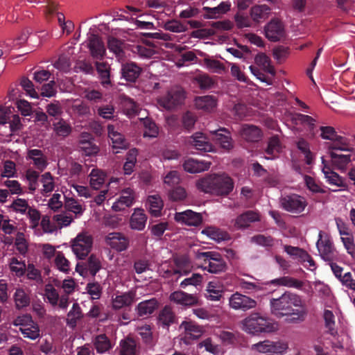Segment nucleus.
<instances>
[{
	"label": "nucleus",
	"mask_w": 355,
	"mask_h": 355,
	"mask_svg": "<svg viewBox=\"0 0 355 355\" xmlns=\"http://www.w3.org/2000/svg\"><path fill=\"white\" fill-rule=\"evenodd\" d=\"M270 311L278 318L288 317V322L297 324L306 318L308 310L302 297L296 293L286 291L278 298L270 301Z\"/></svg>",
	"instance_id": "nucleus-1"
},
{
	"label": "nucleus",
	"mask_w": 355,
	"mask_h": 355,
	"mask_svg": "<svg viewBox=\"0 0 355 355\" xmlns=\"http://www.w3.org/2000/svg\"><path fill=\"white\" fill-rule=\"evenodd\" d=\"M196 186L205 193L227 196L234 189V182L230 176L225 174L213 175L199 180Z\"/></svg>",
	"instance_id": "nucleus-2"
},
{
	"label": "nucleus",
	"mask_w": 355,
	"mask_h": 355,
	"mask_svg": "<svg viewBox=\"0 0 355 355\" xmlns=\"http://www.w3.org/2000/svg\"><path fill=\"white\" fill-rule=\"evenodd\" d=\"M242 324L243 330L252 334L270 333L275 331L277 329L272 320L257 312L252 313L245 318Z\"/></svg>",
	"instance_id": "nucleus-3"
},
{
	"label": "nucleus",
	"mask_w": 355,
	"mask_h": 355,
	"mask_svg": "<svg viewBox=\"0 0 355 355\" xmlns=\"http://www.w3.org/2000/svg\"><path fill=\"white\" fill-rule=\"evenodd\" d=\"M197 261L201 262L200 268L210 273H220L225 271L227 265L222 256L215 252H197Z\"/></svg>",
	"instance_id": "nucleus-4"
},
{
	"label": "nucleus",
	"mask_w": 355,
	"mask_h": 355,
	"mask_svg": "<svg viewBox=\"0 0 355 355\" xmlns=\"http://www.w3.org/2000/svg\"><path fill=\"white\" fill-rule=\"evenodd\" d=\"M320 137L323 139L331 141L328 145V150H339L340 151L349 152L352 148L350 147L349 139L338 135L334 128L331 126H320Z\"/></svg>",
	"instance_id": "nucleus-5"
},
{
	"label": "nucleus",
	"mask_w": 355,
	"mask_h": 355,
	"mask_svg": "<svg viewBox=\"0 0 355 355\" xmlns=\"http://www.w3.org/2000/svg\"><path fill=\"white\" fill-rule=\"evenodd\" d=\"M279 202L283 209L297 214L302 213L307 206L306 199L295 193L282 196Z\"/></svg>",
	"instance_id": "nucleus-6"
},
{
	"label": "nucleus",
	"mask_w": 355,
	"mask_h": 355,
	"mask_svg": "<svg viewBox=\"0 0 355 355\" xmlns=\"http://www.w3.org/2000/svg\"><path fill=\"white\" fill-rule=\"evenodd\" d=\"M185 94L182 88L175 87L171 88L158 102L159 105L166 110H172L183 103Z\"/></svg>",
	"instance_id": "nucleus-7"
},
{
	"label": "nucleus",
	"mask_w": 355,
	"mask_h": 355,
	"mask_svg": "<svg viewBox=\"0 0 355 355\" xmlns=\"http://www.w3.org/2000/svg\"><path fill=\"white\" fill-rule=\"evenodd\" d=\"M93 243L92 237L86 234H79L75 239L71 248L79 259H84L89 253Z\"/></svg>",
	"instance_id": "nucleus-8"
},
{
	"label": "nucleus",
	"mask_w": 355,
	"mask_h": 355,
	"mask_svg": "<svg viewBox=\"0 0 355 355\" xmlns=\"http://www.w3.org/2000/svg\"><path fill=\"white\" fill-rule=\"evenodd\" d=\"M266 37L271 42H278L285 37V28L278 19H271L264 28Z\"/></svg>",
	"instance_id": "nucleus-9"
},
{
	"label": "nucleus",
	"mask_w": 355,
	"mask_h": 355,
	"mask_svg": "<svg viewBox=\"0 0 355 355\" xmlns=\"http://www.w3.org/2000/svg\"><path fill=\"white\" fill-rule=\"evenodd\" d=\"M319 236L316 245L320 257L326 261H333L337 257V252L333 243L327 237L323 239L321 232Z\"/></svg>",
	"instance_id": "nucleus-10"
},
{
	"label": "nucleus",
	"mask_w": 355,
	"mask_h": 355,
	"mask_svg": "<svg viewBox=\"0 0 355 355\" xmlns=\"http://www.w3.org/2000/svg\"><path fill=\"white\" fill-rule=\"evenodd\" d=\"M187 144L196 150L201 152H211L214 148L209 139L201 132H197L189 137Z\"/></svg>",
	"instance_id": "nucleus-11"
},
{
	"label": "nucleus",
	"mask_w": 355,
	"mask_h": 355,
	"mask_svg": "<svg viewBox=\"0 0 355 355\" xmlns=\"http://www.w3.org/2000/svg\"><path fill=\"white\" fill-rule=\"evenodd\" d=\"M229 302L231 308L243 311L255 308L257 306V302L254 299L238 292L232 295Z\"/></svg>",
	"instance_id": "nucleus-12"
},
{
	"label": "nucleus",
	"mask_w": 355,
	"mask_h": 355,
	"mask_svg": "<svg viewBox=\"0 0 355 355\" xmlns=\"http://www.w3.org/2000/svg\"><path fill=\"white\" fill-rule=\"evenodd\" d=\"M210 132L213 135V141L223 150L229 151L234 148L232 135L227 128H220Z\"/></svg>",
	"instance_id": "nucleus-13"
},
{
	"label": "nucleus",
	"mask_w": 355,
	"mask_h": 355,
	"mask_svg": "<svg viewBox=\"0 0 355 355\" xmlns=\"http://www.w3.org/2000/svg\"><path fill=\"white\" fill-rule=\"evenodd\" d=\"M87 47L93 58L102 60L105 55V47L101 38L96 34H91L87 39Z\"/></svg>",
	"instance_id": "nucleus-14"
},
{
	"label": "nucleus",
	"mask_w": 355,
	"mask_h": 355,
	"mask_svg": "<svg viewBox=\"0 0 355 355\" xmlns=\"http://www.w3.org/2000/svg\"><path fill=\"white\" fill-rule=\"evenodd\" d=\"M106 243L112 249L122 252L129 246V239L121 232H111L105 237Z\"/></svg>",
	"instance_id": "nucleus-15"
},
{
	"label": "nucleus",
	"mask_w": 355,
	"mask_h": 355,
	"mask_svg": "<svg viewBox=\"0 0 355 355\" xmlns=\"http://www.w3.org/2000/svg\"><path fill=\"white\" fill-rule=\"evenodd\" d=\"M175 220L178 223L189 226H198L202 222V217L201 214L187 209L184 211L177 212L175 214Z\"/></svg>",
	"instance_id": "nucleus-16"
},
{
	"label": "nucleus",
	"mask_w": 355,
	"mask_h": 355,
	"mask_svg": "<svg viewBox=\"0 0 355 355\" xmlns=\"http://www.w3.org/2000/svg\"><path fill=\"white\" fill-rule=\"evenodd\" d=\"M135 202V193L131 188H125L121 192L120 197L113 204L112 208L115 211L124 210L130 207Z\"/></svg>",
	"instance_id": "nucleus-17"
},
{
	"label": "nucleus",
	"mask_w": 355,
	"mask_h": 355,
	"mask_svg": "<svg viewBox=\"0 0 355 355\" xmlns=\"http://www.w3.org/2000/svg\"><path fill=\"white\" fill-rule=\"evenodd\" d=\"M141 72L142 69L135 62H129L121 65V78L128 82L135 83Z\"/></svg>",
	"instance_id": "nucleus-18"
},
{
	"label": "nucleus",
	"mask_w": 355,
	"mask_h": 355,
	"mask_svg": "<svg viewBox=\"0 0 355 355\" xmlns=\"http://www.w3.org/2000/svg\"><path fill=\"white\" fill-rule=\"evenodd\" d=\"M173 262L176 269L167 270L165 271L166 277H171L174 275H187L190 267V261L187 255H179L173 257Z\"/></svg>",
	"instance_id": "nucleus-19"
},
{
	"label": "nucleus",
	"mask_w": 355,
	"mask_h": 355,
	"mask_svg": "<svg viewBox=\"0 0 355 355\" xmlns=\"http://www.w3.org/2000/svg\"><path fill=\"white\" fill-rule=\"evenodd\" d=\"M260 220V215L257 211L249 210L236 217L234 226L238 230H243L249 227L252 223L259 221Z\"/></svg>",
	"instance_id": "nucleus-20"
},
{
	"label": "nucleus",
	"mask_w": 355,
	"mask_h": 355,
	"mask_svg": "<svg viewBox=\"0 0 355 355\" xmlns=\"http://www.w3.org/2000/svg\"><path fill=\"white\" fill-rule=\"evenodd\" d=\"M135 297L136 293L133 291L116 295L112 300L113 309L119 310L122 308L131 306L135 301Z\"/></svg>",
	"instance_id": "nucleus-21"
},
{
	"label": "nucleus",
	"mask_w": 355,
	"mask_h": 355,
	"mask_svg": "<svg viewBox=\"0 0 355 355\" xmlns=\"http://www.w3.org/2000/svg\"><path fill=\"white\" fill-rule=\"evenodd\" d=\"M108 137L112 141L113 149H127L129 146L128 141L125 139L124 136L115 130L113 125H107Z\"/></svg>",
	"instance_id": "nucleus-22"
},
{
	"label": "nucleus",
	"mask_w": 355,
	"mask_h": 355,
	"mask_svg": "<svg viewBox=\"0 0 355 355\" xmlns=\"http://www.w3.org/2000/svg\"><path fill=\"white\" fill-rule=\"evenodd\" d=\"M170 300L183 306H193L198 302V297L196 295L188 294L182 291L173 292L170 295Z\"/></svg>",
	"instance_id": "nucleus-23"
},
{
	"label": "nucleus",
	"mask_w": 355,
	"mask_h": 355,
	"mask_svg": "<svg viewBox=\"0 0 355 355\" xmlns=\"http://www.w3.org/2000/svg\"><path fill=\"white\" fill-rule=\"evenodd\" d=\"M26 158L31 159L37 169L43 171L47 166V158L42 150L40 149H30L27 152Z\"/></svg>",
	"instance_id": "nucleus-24"
},
{
	"label": "nucleus",
	"mask_w": 355,
	"mask_h": 355,
	"mask_svg": "<svg viewBox=\"0 0 355 355\" xmlns=\"http://www.w3.org/2000/svg\"><path fill=\"white\" fill-rule=\"evenodd\" d=\"M240 133L241 137L248 142H257L262 137L261 130L253 125H243Z\"/></svg>",
	"instance_id": "nucleus-25"
},
{
	"label": "nucleus",
	"mask_w": 355,
	"mask_h": 355,
	"mask_svg": "<svg viewBox=\"0 0 355 355\" xmlns=\"http://www.w3.org/2000/svg\"><path fill=\"white\" fill-rule=\"evenodd\" d=\"M91 135L88 133H82L78 143L80 150L87 156L94 155L98 153V148L91 141Z\"/></svg>",
	"instance_id": "nucleus-26"
},
{
	"label": "nucleus",
	"mask_w": 355,
	"mask_h": 355,
	"mask_svg": "<svg viewBox=\"0 0 355 355\" xmlns=\"http://www.w3.org/2000/svg\"><path fill=\"white\" fill-rule=\"evenodd\" d=\"M147 216L143 209H135L130 218V227L132 230L141 231L146 224Z\"/></svg>",
	"instance_id": "nucleus-27"
},
{
	"label": "nucleus",
	"mask_w": 355,
	"mask_h": 355,
	"mask_svg": "<svg viewBox=\"0 0 355 355\" xmlns=\"http://www.w3.org/2000/svg\"><path fill=\"white\" fill-rule=\"evenodd\" d=\"M210 165V162L189 159L184 162L183 168L188 173H197L208 170Z\"/></svg>",
	"instance_id": "nucleus-28"
},
{
	"label": "nucleus",
	"mask_w": 355,
	"mask_h": 355,
	"mask_svg": "<svg viewBox=\"0 0 355 355\" xmlns=\"http://www.w3.org/2000/svg\"><path fill=\"white\" fill-rule=\"evenodd\" d=\"M92 342L98 354L106 353L113 347L110 339L105 334L96 336Z\"/></svg>",
	"instance_id": "nucleus-29"
},
{
	"label": "nucleus",
	"mask_w": 355,
	"mask_h": 355,
	"mask_svg": "<svg viewBox=\"0 0 355 355\" xmlns=\"http://www.w3.org/2000/svg\"><path fill=\"white\" fill-rule=\"evenodd\" d=\"M336 150H329V153L334 167L338 170L344 171L351 162L350 155H343L335 152Z\"/></svg>",
	"instance_id": "nucleus-30"
},
{
	"label": "nucleus",
	"mask_w": 355,
	"mask_h": 355,
	"mask_svg": "<svg viewBox=\"0 0 355 355\" xmlns=\"http://www.w3.org/2000/svg\"><path fill=\"white\" fill-rule=\"evenodd\" d=\"M180 327L184 328L185 338L187 339H197L201 336L203 333L202 327L192 321L182 322Z\"/></svg>",
	"instance_id": "nucleus-31"
},
{
	"label": "nucleus",
	"mask_w": 355,
	"mask_h": 355,
	"mask_svg": "<svg viewBox=\"0 0 355 355\" xmlns=\"http://www.w3.org/2000/svg\"><path fill=\"white\" fill-rule=\"evenodd\" d=\"M270 284L275 286H285L288 288L300 289L303 286L304 283L303 282L292 277L283 276L271 280Z\"/></svg>",
	"instance_id": "nucleus-32"
},
{
	"label": "nucleus",
	"mask_w": 355,
	"mask_h": 355,
	"mask_svg": "<svg viewBox=\"0 0 355 355\" xmlns=\"http://www.w3.org/2000/svg\"><path fill=\"white\" fill-rule=\"evenodd\" d=\"M157 307L158 302L155 298L141 302L137 306L138 315L140 317L149 315L152 314Z\"/></svg>",
	"instance_id": "nucleus-33"
},
{
	"label": "nucleus",
	"mask_w": 355,
	"mask_h": 355,
	"mask_svg": "<svg viewBox=\"0 0 355 355\" xmlns=\"http://www.w3.org/2000/svg\"><path fill=\"white\" fill-rule=\"evenodd\" d=\"M96 71L101 79V83L104 87L111 86L110 67L107 62H96Z\"/></svg>",
	"instance_id": "nucleus-34"
},
{
	"label": "nucleus",
	"mask_w": 355,
	"mask_h": 355,
	"mask_svg": "<svg viewBox=\"0 0 355 355\" xmlns=\"http://www.w3.org/2000/svg\"><path fill=\"white\" fill-rule=\"evenodd\" d=\"M13 298L17 309H22L30 305L31 297L29 293L24 288H17Z\"/></svg>",
	"instance_id": "nucleus-35"
},
{
	"label": "nucleus",
	"mask_w": 355,
	"mask_h": 355,
	"mask_svg": "<svg viewBox=\"0 0 355 355\" xmlns=\"http://www.w3.org/2000/svg\"><path fill=\"white\" fill-rule=\"evenodd\" d=\"M119 355H137V343L132 338L126 337L120 341Z\"/></svg>",
	"instance_id": "nucleus-36"
},
{
	"label": "nucleus",
	"mask_w": 355,
	"mask_h": 355,
	"mask_svg": "<svg viewBox=\"0 0 355 355\" xmlns=\"http://www.w3.org/2000/svg\"><path fill=\"white\" fill-rule=\"evenodd\" d=\"M195 104L198 109L210 112L216 105V99L213 96H198L195 99Z\"/></svg>",
	"instance_id": "nucleus-37"
},
{
	"label": "nucleus",
	"mask_w": 355,
	"mask_h": 355,
	"mask_svg": "<svg viewBox=\"0 0 355 355\" xmlns=\"http://www.w3.org/2000/svg\"><path fill=\"white\" fill-rule=\"evenodd\" d=\"M202 232L217 242L230 239V236L227 232L215 227H208Z\"/></svg>",
	"instance_id": "nucleus-38"
},
{
	"label": "nucleus",
	"mask_w": 355,
	"mask_h": 355,
	"mask_svg": "<svg viewBox=\"0 0 355 355\" xmlns=\"http://www.w3.org/2000/svg\"><path fill=\"white\" fill-rule=\"evenodd\" d=\"M83 314L80 306L78 303H74L72 306L71 309L67 313V324L70 327H75L77 325V322L79 320L82 319Z\"/></svg>",
	"instance_id": "nucleus-39"
},
{
	"label": "nucleus",
	"mask_w": 355,
	"mask_h": 355,
	"mask_svg": "<svg viewBox=\"0 0 355 355\" xmlns=\"http://www.w3.org/2000/svg\"><path fill=\"white\" fill-rule=\"evenodd\" d=\"M147 201L149 204L150 213L155 217L160 216L164 207V202L161 197L158 195L149 196Z\"/></svg>",
	"instance_id": "nucleus-40"
},
{
	"label": "nucleus",
	"mask_w": 355,
	"mask_h": 355,
	"mask_svg": "<svg viewBox=\"0 0 355 355\" xmlns=\"http://www.w3.org/2000/svg\"><path fill=\"white\" fill-rule=\"evenodd\" d=\"M158 320L164 327H168L175 322V315L170 306H165L159 312Z\"/></svg>",
	"instance_id": "nucleus-41"
},
{
	"label": "nucleus",
	"mask_w": 355,
	"mask_h": 355,
	"mask_svg": "<svg viewBox=\"0 0 355 355\" xmlns=\"http://www.w3.org/2000/svg\"><path fill=\"white\" fill-rule=\"evenodd\" d=\"M322 172L329 184L340 187L345 186L343 179L338 173L331 171L325 165L322 168Z\"/></svg>",
	"instance_id": "nucleus-42"
},
{
	"label": "nucleus",
	"mask_w": 355,
	"mask_h": 355,
	"mask_svg": "<svg viewBox=\"0 0 355 355\" xmlns=\"http://www.w3.org/2000/svg\"><path fill=\"white\" fill-rule=\"evenodd\" d=\"M40 182L42 184V193L47 196L55 189L54 178L50 172H46L41 175Z\"/></svg>",
	"instance_id": "nucleus-43"
},
{
	"label": "nucleus",
	"mask_w": 355,
	"mask_h": 355,
	"mask_svg": "<svg viewBox=\"0 0 355 355\" xmlns=\"http://www.w3.org/2000/svg\"><path fill=\"white\" fill-rule=\"evenodd\" d=\"M270 10V8L266 5L254 6L250 10V15L254 21H259L268 17Z\"/></svg>",
	"instance_id": "nucleus-44"
},
{
	"label": "nucleus",
	"mask_w": 355,
	"mask_h": 355,
	"mask_svg": "<svg viewBox=\"0 0 355 355\" xmlns=\"http://www.w3.org/2000/svg\"><path fill=\"white\" fill-rule=\"evenodd\" d=\"M90 186L95 190H98L104 184L105 175L98 169H92L89 175Z\"/></svg>",
	"instance_id": "nucleus-45"
},
{
	"label": "nucleus",
	"mask_w": 355,
	"mask_h": 355,
	"mask_svg": "<svg viewBox=\"0 0 355 355\" xmlns=\"http://www.w3.org/2000/svg\"><path fill=\"white\" fill-rule=\"evenodd\" d=\"M19 331L23 335V337L32 340H35L40 337V329L38 324L35 322L30 326L23 329H19Z\"/></svg>",
	"instance_id": "nucleus-46"
},
{
	"label": "nucleus",
	"mask_w": 355,
	"mask_h": 355,
	"mask_svg": "<svg viewBox=\"0 0 355 355\" xmlns=\"http://www.w3.org/2000/svg\"><path fill=\"white\" fill-rule=\"evenodd\" d=\"M250 242L265 248H271L275 244V239L271 236L256 234L250 238Z\"/></svg>",
	"instance_id": "nucleus-47"
},
{
	"label": "nucleus",
	"mask_w": 355,
	"mask_h": 355,
	"mask_svg": "<svg viewBox=\"0 0 355 355\" xmlns=\"http://www.w3.org/2000/svg\"><path fill=\"white\" fill-rule=\"evenodd\" d=\"M85 263L87 267V271H89V274L92 276H95L101 268V263L99 258L94 254L89 257Z\"/></svg>",
	"instance_id": "nucleus-48"
},
{
	"label": "nucleus",
	"mask_w": 355,
	"mask_h": 355,
	"mask_svg": "<svg viewBox=\"0 0 355 355\" xmlns=\"http://www.w3.org/2000/svg\"><path fill=\"white\" fill-rule=\"evenodd\" d=\"M223 290L220 288H217L213 282H209L205 293L207 299L211 301L220 300L223 296Z\"/></svg>",
	"instance_id": "nucleus-49"
},
{
	"label": "nucleus",
	"mask_w": 355,
	"mask_h": 355,
	"mask_svg": "<svg viewBox=\"0 0 355 355\" xmlns=\"http://www.w3.org/2000/svg\"><path fill=\"white\" fill-rule=\"evenodd\" d=\"M46 5L44 6L43 12L46 19L48 21L51 20V18L54 14L57 15L58 12L59 4L52 0H46L45 1Z\"/></svg>",
	"instance_id": "nucleus-50"
},
{
	"label": "nucleus",
	"mask_w": 355,
	"mask_h": 355,
	"mask_svg": "<svg viewBox=\"0 0 355 355\" xmlns=\"http://www.w3.org/2000/svg\"><path fill=\"white\" fill-rule=\"evenodd\" d=\"M324 323H325V327L328 329V332L331 335L335 336L337 335L338 331L334 328L335 326V320H334V315L333 312L330 310H325L324 311L323 315Z\"/></svg>",
	"instance_id": "nucleus-51"
},
{
	"label": "nucleus",
	"mask_w": 355,
	"mask_h": 355,
	"mask_svg": "<svg viewBox=\"0 0 355 355\" xmlns=\"http://www.w3.org/2000/svg\"><path fill=\"white\" fill-rule=\"evenodd\" d=\"M54 131L59 137H66L71 132V127L65 121L61 119L58 122L55 123Z\"/></svg>",
	"instance_id": "nucleus-52"
},
{
	"label": "nucleus",
	"mask_w": 355,
	"mask_h": 355,
	"mask_svg": "<svg viewBox=\"0 0 355 355\" xmlns=\"http://www.w3.org/2000/svg\"><path fill=\"white\" fill-rule=\"evenodd\" d=\"M284 250L293 259H299L300 261H302V258L308 257L307 252L298 247L285 245Z\"/></svg>",
	"instance_id": "nucleus-53"
},
{
	"label": "nucleus",
	"mask_w": 355,
	"mask_h": 355,
	"mask_svg": "<svg viewBox=\"0 0 355 355\" xmlns=\"http://www.w3.org/2000/svg\"><path fill=\"white\" fill-rule=\"evenodd\" d=\"M281 144L277 136L271 137L268 142L266 153L268 155H275L280 152Z\"/></svg>",
	"instance_id": "nucleus-54"
},
{
	"label": "nucleus",
	"mask_w": 355,
	"mask_h": 355,
	"mask_svg": "<svg viewBox=\"0 0 355 355\" xmlns=\"http://www.w3.org/2000/svg\"><path fill=\"white\" fill-rule=\"evenodd\" d=\"M64 207L68 211L74 213L76 215H81L84 211L82 205L73 198H66Z\"/></svg>",
	"instance_id": "nucleus-55"
},
{
	"label": "nucleus",
	"mask_w": 355,
	"mask_h": 355,
	"mask_svg": "<svg viewBox=\"0 0 355 355\" xmlns=\"http://www.w3.org/2000/svg\"><path fill=\"white\" fill-rule=\"evenodd\" d=\"M122 45L123 42L121 40L113 37L108 38L107 47L110 51L117 56H121L123 54Z\"/></svg>",
	"instance_id": "nucleus-56"
},
{
	"label": "nucleus",
	"mask_w": 355,
	"mask_h": 355,
	"mask_svg": "<svg viewBox=\"0 0 355 355\" xmlns=\"http://www.w3.org/2000/svg\"><path fill=\"white\" fill-rule=\"evenodd\" d=\"M44 293V295L52 306L58 305L59 294L56 289L51 284L46 285Z\"/></svg>",
	"instance_id": "nucleus-57"
},
{
	"label": "nucleus",
	"mask_w": 355,
	"mask_h": 355,
	"mask_svg": "<svg viewBox=\"0 0 355 355\" xmlns=\"http://www.w3.org/2000/svg\"><path fill=\"white\" fill-rule=\"evenodd\" d=\"M69 261L65 258L62 252H57L55 258V265L57 268L64 272L69 270Z\"/></svg>",
	"instance_id": "nucleus-58"
},
{
	"label": "nucleus",
	"mask_w": 355,
	"mask_h": 355,
	"mask_svg": "<svg viewBox=\"0 0 355 355\" xmlns=\"http://www.w3.org/2000/svg\"><path fill=\"white\" fill-rule=\"evenodd\" d=\"M10 268V270L15 272L18 277L23 276L26 272V265L24 262L18 261L15 257L11 259Z\"/></svg>",
	"instance_id": "nucleus-59"
},
{
	"label": "nucleus",
	"mask_w": 355,
	"mask_h": 355,
	"mask_svg": "<svg viewBox=\"0 0 355 355\" xmlns=\"http://www.w3.org/2000/svg\"><path fill=\"white\" fill-rule=\"evenodd\" d=\"M187 191L184 188L182 187H177L168 192L169 199L172 201H182L187 198Z\"/></svg>",
	"instance_id": "nucleus-60"
},
{
	"label": "nucleus",
	"mask_w": 355,
	"mask_h": 355,
	"mask_svg": "<svg viewBox=\"0 0 355 355\" xmlns=\"http://www.w3.org/2000/svg\"><path fill=\"white\" fill-rule=\"evenodd\" d=\"M304 182L307 188L313 193H325L327 190L319 185L315 180L309 175H304Z\"/></svg>",
	"instance_id": "nucleus-61"
},
{
	"label": "nucleus",
	"mask_w": 355,
	"mask_h": 355,
	"mask_svg": "<svg viewBox=\"0 0 355 355\" xmlns=\"http://www.w3.org/2000/svg\"><path fill=\"white\" fill-rule=\"evenodd\" d=\"M144 137H156L158 135V128L155 122L150 119H146L144 121Z\"/></svg>",
	"instance_id": "nucleus-62"
},
{
	"label": "nucleus",
	"mask_w": 355,
	"mask_h": 355,
	"mask_svg": "<svg viewBox=\"0 0 355 355\" xmlns=\"http://www.w3.org/2000/svg\"><path fill=\"white\" fill-rule=\"evenodd\" d=\"M287 349L288 345L284 342L270 340V355L282 354Z\"/></svg>",
	"instance_id": "nucleus-63"
},
{
	"label": "nucleus",
	"mask_w": 355,
	"mask_h": 355,
	"mask_svg": "<svg viewBox=\"0 0 355 355\" xmlns=\"http://www.w3.org/2000/svg\"><path fill=\"white\" fill-rule=\"evenodd\" d=\"M10 207L16 212L26 214L31 207L25 199L17 198L12 202Z\"/></svg>",
	"instance_id": "nucleus-64"
}]
</instances>
